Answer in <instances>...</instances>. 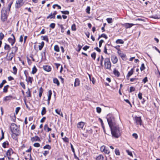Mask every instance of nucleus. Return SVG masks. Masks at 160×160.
I'll list each match as a JSON object with an SVG mask.
<instances>
[{
  "label": "nucleus",
  "instance_id": "nucleus-46",
  "mask_svg": "<svg viewBox=\"0 0 160 160\" xmlns=\"http://www.w3.org/2000/svg\"><path fill=\"white\" fill-rule=\"evenodd\" d=\"M61 13L62 14H66V15H68L69 13V11L66 10L64 11H61Z\"/></svg>",
  "mask_w": 160,
  "mask_h": 160
},
{
  "label": "nucleus",
  "instance_id": "nucleus-17",
  "mask_svg": "<svg viewBox=\"0 0 160 160\" xmlns=\"http://www.w3.org/2000/svg\"><path fill=\"white\" fill-rule=\"evenodd\" d=\"M44 130L47 132H49L52 130V129L49 128L48 125L47 124H46L44 125Z\"/></svg>",
  "mask_w": 160,
  "mask_h": 160
},
{
  "label": "nucleus",
  "instance_id": "nucleus-1",
  "mask_svg": "<svg viewBox=\"0 0 160 160\" xmlns=\"http://www.w3.org/2000/svg\"><path fill=\"white\" fill-rule=\"evenodd\" d=\"M109 127L112 137L117 138L120 136L121 132L118 125L117 124Z\"/></svg>",
  "mask_w": 160,
  "mask_h": 160
},
{
  "label": "nucleus",
  "instance_id": "nucleus-7",
  "mask_svg": "<svg viewBox=\"0 0 160 160\" xmlns=\"http://www.w3.org/2000/svg\"><path fill=\"white\" fill-rule=\"evenodd\" d=\"M134 121L137 125H142V120L141 117L135 116L134 118Z\"/></svg>",
  "mask_w": 160,
  "mask_h": 160
},
{
  "label": "nucleus",
  "instance_id": "nucleus-49",
  "mask_svg": "<svg viewBox=\"0 0 160 160\" xmlns=\"http://www.w3.org/2000/svg\"><path fill=\"white\" fill-rule=\"evenodd\" d=\"M71 28L72 31H76V28L75 24H72V26Z\"/></svg>",
  "mask_w": 160,
  "mask_h": 160
},
{
  "label": "nucleus",
  "instance_id": "nucleus-62",
  "mask_svg": "<svg viewBox=\"0 0 160 160\" xmlns=\"http://www.w3.org/2000/svg\"><path fill=\"white\" fill-rule=\"evenodd\" d=\"M105 154H109L110 153V151L108 149L106 148L105 149V151H104V152Z\"/></svg>",
  "mask_w": 160,
  "mask_h": 160
},
{
  "label": "nucleus",
  "instance_id": "nucleus-13",
  "mask_svg": "<svg viewBox=\"0 0 160 160\" xmlns=\"http://www.w3.org/2000/svg\"><path fill=\"white\" fill-rule=\"evenodd\" d=\"M134 24L132 23H126L124 24L123 25L126 28H130Z\"/></svg>",
  "mask_w": 160,
  "mask_h": 160
},
{
  "label": "nucleus",
  "instance_id": "nucleus-22",
  "mask_svg": "<svg viewBox=\"0 0 160 160\" xmlns=\"http://www.w3.org/2000/svg\"><path fill=\"white\" fill-rule=\"evenodd\" d=\"M12 3H13V1H11L9 2V3L8 4V5L7 8H6V10L7 11H8L9 12H10V8H11V6L12 5Z\"/></svg>",
  "mask_w": 160,
  "mask_h": 160
},
{
  "label": "nucleus",
  "instance_id": "nucleus-5",
  "mask_svg": "<svg viewBox=\"0 0 160 160\" xmlns=\"http://www.w3.org/2000/svg\"><path fill=\"white\" fill-rule=\"evenodd\" d=\"M105 68L107 69L110 70L111 67V63L109 58H106L104 59Z\"/></svg>",
  "mask_w": 160,
  "mask_h": 160
},
{
  "label": "nucleus",
  "instance_id": "nucleus-6",
  "mask_svg": "<svg viewBox=\"0 0 160 160\" xmlns=\"http://www.w3.org/2000/svg\"><path fill=\"white\" fill-rule=\"evenodd\" d=\"M23 0H17L15 4V8H20L23 5Z\"/></svg>",
  "mask_w": 160,
  "mask_h": 160
},
{
  "label": "nucleus",
  "instance_id": "nucleus-35",
  "mask_svg": "<svg viewBox=\"0 0 160 160\" xmlns=\"http://www.w3.org/2000/svg\"><path fill=\"white\" fill-rule=\"evenodd\" d=\"M46 109L45 107H43L41 111V114L43 115L46 114Z\"/></svg>",
  "mask_w": 160,
  "mask_h": 160
},
{
  "label": "nucleus",
  "instance_id": "nucleus-44",
  "mask_svg": "<svg viewBox=\"0 0 160 160\" xmlns=\"http://www.w3.org/2000/svg\"><path fill=\"white\" fill-rule=\"evenodd\" d=\"M28 91L26 92L28 97H31V94L29 88H28Z\"/></svg>",
  "mask_w": 160,
  "mask_h": 160
},
{
  "label": "nucleus",
  "instance_id": "nucleus-29",
  "mask_svg": "<svg viewBox=\"0 0 160 160\" xmlns=\"http://www.w3.org/2000/svg\"><path fill=\"white\" fill-rule=\"evenodd\" d=\"M104 157L102 155H100L96 158V160H103Z\"/></svg>",
  "mask_w": 160,
  "mask_h": 160
},
{
  "label": "nucleus",
  "instance_id": "nucleus-16",
  "mask_svg": "<svg viewBox=\"0 0 160 160\" xmlns=\"http://www.w3.org/2000/svg\"><path fill=\"white\" fill-rule=\"evenodd\" d=\"M80 83V81L79 79L78 78H76L74 83V86L75 87H76L79 85Z\"/></svg>",
  "mask_w": 160,
  "mask_h": 160
},
{
  "label": "nucleus",
  "instance_id": "nucleus-18",
  "mask_svg": "<svg viewBox=\"0 0 160 160\" xmlns=\"http://www.w3.org/2000/svg\"><path fill=\"white\" fill-rule=\"evenodd\" d=\"M133 73V69H132L128 73L127 75V78L128 79H129V77L131 76Z\"/></svg>",
  "mask_w": 160,
  "mask_h": 160
},
{
  "label": "nucleus",
  "instance_id": "nucleus-37",
  "mask_svg": "<svg viewBox=\"0 0 160 160\" xmlns=\"http://www.w3.org/2000/svg\"><path fill=\"white\" fill-rule=\"evenodd\" d=\"M42 58H44L45 59L46 58V49L43 51L42 53Z\"/></svg>",
  "mask_w": 160,
  "mask_h": 160
},
{
  "label": "nucleus",
  "instance_id": "nucleus-51",
  "mask_svg": "<svg viewBox=\"0 0 160 160\" xmlns=\"http://www.w3.org/2000/svg\"><path fill=\"white\" fill-rule=\"evenodd\" d=\"M104 59V58L102 56H101V59L100 60V65L101 66H103L102 62Z\"/></svg>",
  "mask_w": 160,
  "mask_h": 160
},
{
  "label": "nucleus",
  "instance_id": "nucleus-20",
  "mask_svg": "<svg viewBox=\"0 0 160 160\" xmlns=\"http://www.w3.org/2000/svg\"><path fill=\"white\" fill-rule=\"evenodd\" d=\"M13 153V151L11 148H10L7 151L6 155L7 156H11V155Z\"/></svg>",
  "mask_w": 160,
  "mask_h": 160
},
{
  "label": "nucleus",
  "instance_id": "nucleus-55",
  "mask_svg": "<svg viewBox=\"0 0 160 160\" xmlns=\"http://www.w3.org/2000/svg\"><path fill=\"white\" fill-rule=\"evenodd\" d=\"M55 23H51L50 24V25L49 26V27L51 28H52V29H53V28H55Z\"/></svg>",
  "mask_w": 160,
  "mask_h": 160
},
{
  "label": "nucleus",
  "instance_id": "nucleus-25",
  "mask_svg": "<svg viewBox=\"0 0 160 160\" xmlns=\"http://www.w3.org/2000/svg\"><path fill=\"white\" fill-rule=\"evenodd\" d=\"M9 145V142L8 141H6L3 142L2 144V146L4 148H6L7 147V146Z\"/></svg>",
  "mask_w": 160,
  "mask_h": 160
},
{
  "label": "nucleus",
  "instance_id": "nucleus-23",
  "mask_svg": "<svg viewBox=\"0 0 160 160\" xmlns=\"http://www.w3.org/2000/svg\"><path fill=\"white\" fill-rule=\"evenodd\" d=\"M53 82L54 83L56 84L58 86H59L60 85V83L59 81L57 78H54L53 79Z\"/></svg>",
  "mask_w": 160,
  "mask_h": 160
},
{
  "label": "nucleus",
  "instance_id": "nucleus-31",
  "mask_svg": "<svg viewBox=\"0 0 160 160\" xmlns=\"http://www.w3.org/2000/svg\"><path fill=\"white\" fill-rule=\"evenodd\" d=\"M102 37H103L106 39H107L108 38L107 36L105 34H101L100 36H99L98 39V40L101 38Z\"/></svg>",
  "mask_w": 160,
  "mask_h": 160
},
{
  "label": "nucleus",
  "instance_id": "nucleus-4",
  "mask_svg": "<svg viewBox=\"0 0 160 160\" xmlns=\"http://www.w3.org/2000/svg\"><path fill=\"white\" fill-rule=\"evenodd\" d=\"M9 12L7 10L6 8H2L1 15V19L2 22H4L7 21Z\"/></svg>",
  "mask_w": 160,
  "mask_h": 160
},
{
  "label": "nucleus",
  "instance_id": "nucleus-8",
  "mask_svg": "<svg viewBox=\"0 0 160 160\" xmlns=\"http://www.w3.org/2000/svg\"><path fill=\"white\" fill-rule=\"evenodd\" d=\"M118 53L120 56L122 60L126 61L127 59L126 55L124 53H122L121 51L119 50L118 51Z\"/></svg>",
  "mask_w": 160,
  "mask_h": 160
},
{
  "label": "nucleus",
  "instance_id": "nucleus-24",
  "mask_svg": "<svg viewBox=\"0 0 160 160\" xmlns=\"http://www.w3.org/2000/svg\"><path fill=\"white\" fill-rule=\"evenodd\" d=\"M4 49L5 50H8L9 51L10 49V47L9 45L5 43Z\"/></svg>",
  "mask_w": 160,
  "mask_h": 160
},
{
  "label": "nucleus",
  "instance_id": "nucleus-59",
  "mask_svg": "<svg viewBox=\"0 0 160 160\" xmlns=\"http://www.w3.org/2000/svg\"><path fill=\"white\" fill-rule=\"evenodd\" d=\"M126 152L128 155L131 156H132V152L131 151H129L128 150H126Z\"/></svg>",
  "mask_w": 160,
  "mask_h": 160
},
{
  "label": "nucleus",
  "instance_id": "nucleus-39",
  "mask_svg": "<svg viewBox=\"0 0 160 160\" xmlns=\"http://www.w3.org/2000/svg\"><path fill=\"white\" fill-rule=\"evenodd\" d=\"M54 50L57 52H58L59 51V48L58 45H55L54 46Z\"/></svg>",
  "mask_w": 160,
  "mask_h": 160
},
{
  "label": "nucleus",
  "instance_id": "nucleus-56",
  "mask_svg": "<svg viewBox=\"0 0 160 160\" xmlns=\"http://www.w3.org/2000/svg\"><path fill=\"white\" fill-rule=\"evenodd\" d=\"M105 147L104 146H102L101 147V151L102 152H104V151H105V149H106Z\"/></svg>",
  "mask_w": 160,
  "mask_h": 160
},
{
  "label": "nucleus",
  "instance_id": "nucleus-32",
  "mask_svg": "<svg viewBox=\"0 0 160 160\" xmlns=\"http://www.w3.org/2000/svg\"><path fill=\"white\" fill-rule=\"evenodd\" d=\"M44 42L43 41L42 42H41V45H39L38 46L39 50H41L42 49V48H43V47L44 46Z\"/></svg>",
  "mask_w": 160,
  "mask_h": 160
},
{
  "label": "nucleus",
  "instance_id": "nucleus-38",
  "mask_svg": "<svg viewBox=\"0 0 160 160\" xmlns=\"http://www.w3.org/2000/svg\"><path fill=\"white\" fill-rule=\"evenodd\" d=\"M12 51L15 54V53L17 52L18 50V48L16 46H15L12 47Z\"/></svg>",
  "mask_w": 160,
  "mask_h": 160
},
{
  "label": "nucleus",
  "instance_id": "nucleus-57",
  "mask_svg": "<svg viewBox=\"0 0 160 160\" xmlns=\"http://www.w3.org/2000/svg\"><path fill=\"white\" fill-rule=\"evenodd\" d=\"M60 27L61 28V32L62 33H63L64 32V29L62 25H60Z\"/></svg>",
  "mask_w": 160,
  "mask_h": 160
},
{
  "label": "nucleus",
  "instance_id": "nucleus-47",
  "mask_svg": "<svg viewBox=\"0 0 160 160\" xmlns=\"http://www.w3.org/2000/svg\"><path fill=\"white\" fill-rule=\"evenodd\" d=\"M145 68L144 66V64L143 63H142L141 65V66L140 67V69L141 71H142L144 70Z\"/></svg>",
  "mask_w": 160,
  "mask_h": 160
},
{
  "label": "nucleus",
  "instance_id": "nucleus-41",
  "mask_svg": "<svg viewBox=\"0 0 160 160\" xmlns=\"http://www.w3.org/2000/svg\"><path fill=\"white\" fill-rule=\"evenodd\" d=\"M13 73L15 74L16 75L17 73V69L15 66H14L13 67Z\"/></svg>",
  "mask_w": 160,
  "mask_h": 160
},
{
  "label": "nucleus",
  "instance_id": "nucleus-34",
  "mask_svg": "<svg viewBox=\"0 0 160 160\" xmlns=\"http://www.w3.org/2000/svg\"><path fill=\"white\" fill-rule=\"evenodd\" d=\"M116 42L117 44H123L124 43V41L122 39H118L116 41Z\"/></svg>",
  "mask_w": 160,
  "mask_h": 160
},
{
  "label": "nucleus",
  "instance_id": "nucleus-14",
  "mask_svg": "<svg viewBox=\"0 0 160 160\" xmlns=\"http://www.w3.org/2000/svg\"><path fill=\"white\" fill-rule=\"evenodd\" d=\"M84 125V123L83 122H79L77 124V127L78 128L82 129Z\"/></svg>",
  "mask_w": 160,
  "mask_h": 160
},
{
  "label": "nucleus",
  "instance_id": "nucleus-3",
  "mask_svg": "<svg viewBox=\"0 0 160 160\" xmlns=\"http://www.w3.org/2000/svg\"><path fill=\"white\" fill-rule=\"evenodd\" d=\"M11 130L13 134H14L16 136L20 135L19 128L16 124L13 123L11 125Z\"/></svg>",
  "mask_w": 160,
  "mask_h": 160
},
{
  "label": "nucleus",
  "instance_id": "nucleus-19",
  "mask_svg": "<svg viewBox=\"0 0 160 160\" xmlns=\"http://www.w3.org/2000/svg\"><path fill=\"white\" fill-rule=\"evenodd\" d=\"M31 140L32 142L40 141V139L38 136H35V137L32 138Z\"/></svg>",
  "mask_w": 160,
  "mask_h": 160
},
{
  "label": "nucleus",
  "instance_id": "nucleus-63",
  "mask_svg": "<svg viewBox=\"0 0 160 160\" xmlns=\"http://www.w3.org/2000/svg\"><path fill=\"white\" fill-rule=\"evenodd\" d=\"M20 107H17L16 109V110H15V113H16V114H17L19 112V110H20Z\"/></svg>",
  "mask_w": 160,
  "mask_h": 160
},
{
  "label": "nucleus",
  "instance_id": "nucleus-2",
  "mask_svg": "<svg viewBox=\"0 0 160 160\" xmlns=\"http://www.w3.org/2000/svg\"><path fill=\"white\" fill-rule=\"evenodd\" d=\"M107 119L109 127L117 124L114 117L112 114L108 115Z\"/></svg>",
  "mask_w": 160,
  "mask_h": 160
},
{
  "label": "nucleus",
  "instance_id": "nucleus-15",
  "mask_svg": "<svg viewBox=\"0 0 160 160\" xmlns=\"http://www.w3.org/2000/svg\"><path fill=\"white\" fill-rule=\"evenodd\" d=\"M113 73L114 75L117 77H119L120 76V72L116 68L114 69L113 71Z\"/></svg>",
  "mask_w": 160,
  "mask_h": 160
},
{
  "label": "nucleus",
  "instance_id": "nucleus-36",
  "mask_svg": "<svg viewBox=\"0 0 160 160\" xmlns=\"http://www.w3.org/2000/svg\"><path fill=\"white\" fill-rule=\"evenodd\" d=\"M42 37L43 38L42 40L46 41L47 42H48L49 40L48 36H47L46 35L44 36H42Z\"/></svg>",
  "mask_w": 160,
  "mask_h": 160
},
{
  "label": "nucleus",
  "instance_id": "nucleus-21",
  "mask_svg": "<svg viewBox=\"0 0 160 160\" xmlns=\"http://www.w3.org/2000/svg\"><path fill=\"white\" fill-rule=\"evenodd\" d=\"M8 41L12 45H13L15 42V39H12L11 38H9L8 39Z\"/></svg>",
  "mask_w": 160,
  "mask_h": 160
},
{
  "label": "nucleus",
  "instance_id": "nucleus-12",
  "mask_svg": "<svg viewBox=\"0 0 160 160\" xmlns=\"http://www.w3.org/2000/svg\"><path fill=\"white\" fill-rule=\"evenodd\" d=\"M43 69L48 72H50L51 70V68L50 66L48 65L44 66L43 67Z\"/></svg>",
  "mask_w": 160,
  "mask_h": 160
},
{
  "label": "nucleus",
  "instance_id": "nucleus-61",
  "mask_svg": "<svg viewBox=\"0 0 160 160\" xmlns=\"http://www.w3.org/2000/svg\"><path fill=\"white\" fill-rule=\"evenodd\" d=\"M63 140L66 142H68L69 141L68 138L65 137L64 138H63Z\"/></svg>",
  "mask_w": 160,
  "mask_h": 160
},
{
  "label": "nucleus",
  "instance_id": "nucleus-11",
  "mask_svg": "<svg viewBox=\"0 0 160 160\" xmlns=\"http://www.w3.org/2000/svg\"><path fill=\"white\" fill-rule=\"evenodd\" d=\"M13 97L11 95H9L3 98V100L5 101H10L13 99Z\"/></svg>",
  "mask_w": 160,
  "mask_h": 160
},
{
  "label": "nucleus",
  "instance_id": "nucleus-43",
  "mask_svg": "<svg viewBox=\"0 0 160 160\" xmlns=\"http://www.w3.org/2000/svg\"><path fill=\"white\" fill-rule=\"evenodd\" d=\"M96 55V54L95 52H94L91 54V57L94 60H95V59Z\"/></svg>",
  "mask_w": 160,
  "mask_h": 160
},
{
  "label": "nucleus",
  "instance_id": "nucleus-54",
  "mask_svg": "<svg viewBox=\"0 0 160 160\" xmlns=\"http://www.w3.org/2000/svg\"><path fill=\"white\" fill-rule=\"evenodd\" d=\"M4 37V35L2 32L0 33V40H2L3 39Z\"/></svg>",
  "mask_w": 160,
  "mask_h": 160
},
{
  "label": "nucleus",
  "instance_id": "nucleus-48",
  "mask_svg": "<svg viewBox=\"0 0 160 160\" xmlns=\"http://www.w3.org/2000/svg\"><path fill=\"white\" fill-rule=\"evenodd\" d=\"M107 21L108 23H111L112 22V19L111 18H108L107 19Z\"/></svg>",
  "mask_w": 160,
  "mask_h": 160
},
{
  "label": "nucleus",
  "instance_id": "nucleus-33",
  "mask_svg": "<svg viewBox=\"0 0 160 160\" xmlns=\"http://www.w3.org/2000/svg\"><path fill=\"white\" fill-rule=\"evenodd\" d=\"M37 70V69L35 66H34L32 68V74H34L36 73Z\"/></svg>",
  "mask_w": 160,
  "mask_h": 160
},
{
  "label": "nucleus",
  "instance_id": "nucleus-42",
  "mask_svg": "<svg viewBox=\"0 0 160 160\" xmlns=\"http://www.w3.org/2000/svg\"><path fill=\"white\" fill-rule=\"evenodd\" d=\"M6 81L5 80H3L2 83L0 84V88H2L4 84L6 82Z\"/></svg>",
  "mask_w": 160,
  "mask_h": 160
},
{
  "label": "nucleus",
  "instance_id": "nucleus-9",
  "mask_svg": "<svg viewBox=\"0 0 160 160\" xmlns=\"http://www.w3.org/2000/svg\"><path fill=\"white\" fill-rule=\"evenodd\" d=\"M111 59L112 62L115 64L118 62V59L116 56L114 54H112L111 56Z\"/></svg>",
  "mask_w": 160,
  "mask_h": 160
},
{
  "label": "nucleus",
  "instance_id": "nucleus-10",
  "mask_svg": "<svg viewBox=\"0 0 160 160\" xmlns=\"http://www.w3.org/2000/svg\"><path fill=\"white\" fill-rule=\"evenodd\" d=\"M15 54L14 53L13 51H12L11 53H10L9 56H8V54L7 55V60L8 61H11L12 60L13 58L15 56Z\"/></svg>",
  "mask_w": 160,
  "mask_h": 160
},
{
  "label": "nucleus",
  "instance_id": "nucleus-26",
  "mask_svg": "<svg viewBox=\"0 0 160 160\" xmlns=\"http://www.w3.org/2000/svg\"><path fill=\"white\" fill-rule=\"evenodd\" d=\"M9 87L8 85H7L4 87L3 92L4 93H7L8 91V89Z\"/></svg>",
  "mask_w": 160,
  "mask_h": 160
},
{
  "label": "nucleus",
  "instance_id": "nucleus-28",
  "mask_svg": "<svg viewBox=\"0 0 160 160\" xmlns=\"http://www.w3.org/2000/svg\"><path fill=\"white\" fill-rule=\"evenodd\" d=\"M55 18V16H53L52 13H51L47 17V19H54Z\"/></svg>",
  "mask_w": 160,
  "mask_h": 160
},
{
  "label": "nucleus",
  "instance_id": "nucleus-27",
  "mask_svg": "<svg viewBox=\"0 0 160 160\" xmlns=\"http://www.w3.org/2000/svg\"><path fill=\"white\" fill-rule=\"evenodd\" d=\"M33 80L32 78L30 77H28V78L26 79V81L27 82H29L31 84L32 83Z\"/></svg>",
  "mask_w": 160,
  "mask_h": 160
},
{
  "label": "nucleus",
  "instance_id": "nucleus-45",
  "mask_svg": "<svg viewBox=\"0 0 160 160\" xmlns=\"http://www.w3.org/2000/svg\"><path fill=\"white\" fill-rule=\"evenodd\" d=\"M43 148L44 149H48L49 150H50L51 148V147L49 145L47 144L44 146Z\"/></svg>",
  "mask_w": 160,
  "mask_h": 160
},
{
  "label": "nucleus",
  "instance_id": "nucleus-64",
  "mask_svg": "<svg viewBox=\"0 0 160 160\" xmlns=\"http://www.w3.org/2000/svg\"><path fill=\"white\" fill-rule=\"evenodd\" d=\"M138 98L141 100L142 99V93L141 92H139L138 95Z\"/></svg>",
  "mask_w": 160,
  "mask_h": 160
},
{
  "label": "nucleus",
  "instance_id": "nucleus-52",
  "mask_svg": "<svg viewBox=\"0 0 160 160\" xmlns=\"http://www.w3.org/2000/svg\"><path fill=\"white\" fill-rule=\"evenodd\" d=\"M20 85L22 87L23 89H25L26 88L25 85L23 82H21L20 83Z\"/></svg>",
  "mask_w": 160,
  "mask_h": 160
},
{
  "label": "nucleus",
  "instance_id": "nucleus-58",
  "mask_svg": "<svg viewBox=\"0 0 160 160\" xmlns=\"http://www.w3.org/2000/svg\"><path fill=\"white\" fill-rule=\"evenodd\" d=\"M97 112L98 113H100L101 111V109L99 107H98L96 108Z\"/></svg>",
  "mask_w": 160,
  "mask_h": 160
},
{
  "label": "nucleus",
  "instance_id": "nucleus-50",
  "mask_svg": "<svg viewBox=\"0 0 160 160\" xmlns=\"http://www.w3.org/2000/svg\"><path fill=\"white\" fill-rule=\"evenodd\" d=\"M135 91V88L133 87H131L130 88L129 92H131Z\"/></svg>",
  "mask_w": 160,
  "mask_h": 160
},
{
  "label": "nucleus",
  "instance_id": "nucleus-60",
  "mask_svg": "<svg viewBox=\"0 0 160 160\" xmlns=\"http://www.w3.org/2000/svg\"><path fill=\"white\" fill-rule=\"evenodd\" d=\"M104 42V41L103 40H100L99 42V47L100 48L102 45V44Z\"/></svg>",
  "mask_w": 160,
  "mask_h": 160
},
{
  "label": "nucleus",
  "instance_id": "nucleus-30",
  "mask_svg": "<svg viewBox=\"0 0 160 160\" xmlns=\"http://www.w3.org/2000/svg\"><path fill=\"white\" fill-rule=\"evenodd\" d=\"M43 92V89L42 87H40L39 88V96L40 98H41L42 93Z\"/></svg>",
  "mask_w": 160,
  "mask_h": 160
},
{
  "label": "nucleus",
  "instance_id": "nucleus-40",
  "mask_svg": "<svg viewBox=\"0 0 160 160\" xmlns=\"http://www.w3.org/2000/svg\"><path fill=\"white\" fill-rule=\"evenodd\" d=\"M115 153L117 155L119 156L120 155V152L119 150L116 148L115 150Z\"/></svg>",
  "mask_w": 160,
  "mask_h": 160
},
{
  "label": "nucleus",
  "instance_id": "nucleus-53",
  "mask_svg": "<svg viewBox=\"0 0 160 160\" xmlns=\"http://www.w3.org/2000/svg\"><path fill=\"white\" fill-rule=\"evenodd\" d=\"M90 7L89 6L87 7L86 8V9L87 13L88 14H90Z\"/></svg>",
  "mask_w": 160,
  "mask_h": 160
}]
</instances>
